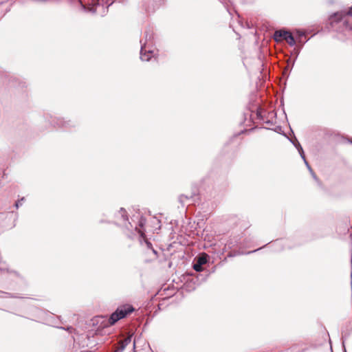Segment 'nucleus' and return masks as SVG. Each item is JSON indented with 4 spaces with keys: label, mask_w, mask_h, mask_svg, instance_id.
Segmentation results:
<instances>
[{
    "label": "nucleus",
    "mask_w": 352,
    "mask_h": 352,
    "mask_svg": "<svg viewBox=\"0 0 352 352\" xmlns=\"http://www.w3.org/2000/svg\"><path fill=\"white\" fill-rule=\"evenodd\" d=\"M153 56V51L148 48L146 44H142L140 49V59L143 61H148Z\"/></svg>",
    "instance_id": "obj_5"
},
{
    "label": "nucleus",
    "mask_w": 352,
    "mask_h": 352,
    "mask_svg": "<svg viewBox=\"0 0 352 352\" xmlns=\"http://www.w3.org/2000/svg\"><path fill=\"white\" fill-rule=\"evenodd\" d=\"M144 34H145L144 35L145 42L144 44H146V46H147L148 45H149L150 41L153 38V34H152V32H151L150 31H146Z\"/></svg>",
    "instance_id": "obj_10"
},
{
    "label": "nucleus",
    "mask_w": 352,
    "mask_h": 352,
    "mask_svg": "<svg viewBox=\"0 0 352 352\" xmlns=\"http://www.w3.org/2000/svg\"><path fill=\"white\" fill-rule=\"evenodd\" d=\"M134 311L133 306L130 305H124L117 308V309L111 314L110 317L107 319L102 316H96L93 320V324L100 323L102 327L113 325L119 320L125 318L128 314Z\"/></svg>",
    "instance_id": "obj_1"
},
{
    "label": "nucleus",
    "mask_w": 352,
    "mask_h": 352,
    "mask_svg": "<svg viewBox=\"0 0 352 352\" xmlns=\"http://www.w3.org/2000/svg\"><path fill=\"white\" fill-rule=\"evenodd\" d=\"M346 15L352 16V6L347 12L344 11L338 12L331 16L329 18L331 28L336 32L349 31L352 32V26L349 25L346 20L344 19Z\"/></svg>",
    "instance_id": "obj_2"
},
{
    "label": "nucleus",
    "mask_w": 352,
    "mask_h": 352,
    "mask_svg": "<svg viewBox=\"0 0 352 352\" xmlns=\"http://www.w3.org/2000/svg\"><path fill=\"white\" fill-rule=\"evenodd\" d=\"M254 252H256V250H254ZM251 252H253V251L252 252H250L249 253H251Z\"/></svg>",
    "instance_id": "obj_18"
},
{
    "label": "nucleus",
    "mask_w": 352,
    "mask_h": 352,
    "mask_svg": "<svg viewBox=\"0 0 352 352\" xmlns=\"http://www.w3.org/2000/svg\"><path fill=\"white\" fill-rule=\"evenodd\" d=\"M138 232H139L140 236L144 239V241H145V243H146L147 248L149 249H151L153 250V252L155 254H156L157 253L156 251L154 249H153L151 243L150 241H148L146 239H145L144 232L143 230L139 229Z\"/></svg>",
    "instance_id": "obj_8"
},
{
    "label": "nucleus",
    "mask_w": 352,
    "mask_h": 352,
    "mask_svg": "<svg viewBox=\"0 0 352 352\" xmlns=\"http://www.w3.org/2000/svg\"><path fill=\"white\" fill-rule=\"evenodd\" d=\"M293 144L296 146V148L298 149V151L299 152V154L300 155V156H301L302 159L303 160L306 166L307 167V168L309 169V172L311 173L313 178L315 180L317 181L318 178H317L316 175V174L314 173V171L311 169V168L310 167V166L308 164L307 161L306 160L303 149H302V146H300V143L296 140L295 142H293Z\"/></svg>",
    "instance_id": "obj_4"
},
{
    "label": "nucleus",
    "mask_w": 352,
    "mask_h": 352,
    "mask_svg": "<svg viewBox=\"0 0 352 352\" xmlns=\"http://www.w3.org/2000/svg\"><path fill=\"white\" fill-rule=\"evenodd\" d=\"M145 223H146V219L142 217L139 221L140 227L142 228Z\"/></svg>",
    "instance_id": "obj_13"
},
{
    "label": "nucleus",
    "mask_w": 352,
    "mask_h": 352,
    "mask_svg": "<svg viewBox=\"0 0 352 352\" xmlns=\"http://www.w3.org/2000/svg\"><path fill=\"white\" fill-rule=\"evenodd\" d=\"M118 215L120 216V219L124 224H125V223L128 221L126 211L124 208H120V210L118 212Z\"/></svg>",
    "instance_id": "obj_9"
},
{
    "label": "nucleus",
    "mask_w": 352,
    "mask_h": 352,
    "mask_svg": "<svg viewBox=\"0 0 352 352\" xmlns=\"http://www.w3.org/2000/svg\"><path fill=\"white\" fill-rule=\"evenodd\" d=\"M131 342V336H129L124 340L119 342V346L115 350L114 352H122L126 346L129 345Z\"/></svg>",
    "instance_id": "obj_6"
},
{
    "label": "nucleus",
    "mask_w": 352,
    "mask_h": 352,
    "mask_svg": "<svg viewBox=\"0 0 352 352\" xmlns=\"http://www.w3.org/2000/svg\"><path fill=\"white\" fill-rule=\"evenodd\" d=\"M184 199H188V197L187 196L181 195V196L179 197V201H180V202H183Z\"/></svg>",
    "instance_id": "obj_15"
},
{
    "label": "nucleus",
    "mask_w": 352,
    "mask_h": 352,
    "mask_svg": "<svg viewBox=\"0 0 352 352\" xmlns=\"http://www.w3.org/2000/svg\"><path fill=\"white\" fill-rule=\"evenodd\" d=\"M24 200H25V198L23 197L21 199H20L18 201H16V204H15V207L16 208H18L20 206H21L23 204V202L24 201Z\"/></svg>",
    "instance_id": "obj_12"
},
{
    "label": "nucleus",
    "mask_w": 352,
    "mask_h": 352,
    "mask_svg": "<svg viewBox=\"0 0 352 352\" xmlns=\"http://www.w3.org/2000/svg\"><path fill=\"white\" fill-rule=\"evenodd\" d=\"M3 5V2H1L0 3V8Z\"/></svg>",
    "instance_id": "obj_17"
},
{
    "label": "nucleus",
    "mask_w": 352,
    "mask_h": 352,
    "mask_svg": "<svg viewBox=\"0 0 352 352\" xmlns=\"http://www.w3.org/2000/svg\"><path fill=\"white\" fill-rule=\"evenodd\" d=\"M257 116H258V118L259 119L264 120L263 118V116H262V112H261V110H258V111H257Z\"/></svg>",
    "instance_id": "obj_14"
},
{
    "label": "nucleus",
    "mask_w": 352,
    "mask_h": 352,
    "mask_svg": "<svg viewBox=\"0 0 352 352\" xmlns=\"http://www.w3.org/2000/svg\"><path fill=\"white\" fill-rule=\"evenodd\" d=\"M282 244V241H276V242L274 243V245H280Z\"/></svg>",
    "instance_id": "obj_16"
},
{
    "label": "nucleus",
    "mask_w": 352,
    "mask_h": 352,
    "mask_svg": "<svg viewBox=\"0 0 352 352\" xmlns=\"http://www.w3.org/2000/svg\"><path fill=\"white\" fill-rule=\"evenodd\" d=\"M274 38L276 42L285 40L290 46L296 45V41L291 32L284 30H276L274 34Z\"/></svg>",
    "instance_id": "obj_3"
},
{
    "label": "nucleus",
    "mask_w": 352,
    "mask_h": 352,
    "mask_svg": "<svg viewBox=\"0 0 352 352\" xmlns=\"http://www.w3.org/2000/svg\"><path fill=\"white\" fill-rule=\"evenodd\" d=\"M60 122H61V126H63V127H64L65 129H67V127L71 126L70 120H69V121H63V120H61Z\"/></svg>",
    "instance_id": "obj_11"
},
{
    "label": "nucleus",
    "mask_w": 352,
    "mask_h": 352,
    "mask_svg": "<svg viewBox=\"0 0 352 352\" xmlns=\"http://www.w3.org/2000/svg\"><path fill=\"white\" fill-rule=\"evenodd\" d=\"M207 262V258L206 256H200L198 258L197 261L196 263L193 265V269L196 272H201L203 268L202 265Z\"/></svg>",
    "instance_id": "obj_7"
}]
</instances>
